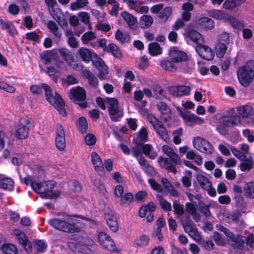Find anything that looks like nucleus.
<instances>
[{
  "instance_id": "nucleus-1",
  "label": "nucleus",
  "mask_w": 254,
  "mask_h": 254,
  "mask_svg": "<svg viewBox=\"0 0 254 254\" xmlns=\"http://www.w3.org/2000/svg\"><path fill=\"white\" fill-rule=\"evenodd\" d=\"M162 151L170 159L169 160L168 158L160 157L158 159V162L160 166L162 168L176 174L177 171L175 166L180 165L182 163L181 158L172 148L168 145H163Z\"/></svg>"
},
{
  "instance_id": "nucleus-2",
  "label": "nucleus",
  "mask_w": 254,
  "mask_h": 254,
  "mask_svg": "<svg viewBox=\"0 0 254 254\" xmlns=\"http://www.w3.org/2000/svg\"><path fill=\"white\" fill-rule=\"evenodd\" d=\"M41 87L45 91L46 98L48 102L53 106L61 115L66 116L67 113L64 108L65 103L61 96L56 93L53 95L52 89L46 84H42Z\"/></svg>"
},
{
  "instance_id": "nucleus-3",
  "label": "nucleus",
  "mask_w": 254,
  "mask_h": 254,
  "mask_svg": "<svg viewBox=\"0 0 254 254\" xmlns=\"http://www.w3.org/2000/svg\"><path fill=\"white\" fill-rule=\"evenodd\" d=\"M56 184L54 181L39 183L37 184V187L34 189V191L39 193L43 198L55 199L61 194L59 190H53Z\"/></svg>"
},
{
  "instance_id": "nucleus-4",
  "label": "nucleus",
  "mask_w": 254,
  "mask_h": 254,
  "mask_svg": "<svg viewBox=\"0 0 254 254\" xmlns=\"http://www.w3.org/2000/svg\"><path fill=\"white\" fill-rule=\"evenodd\" d=\"M238 79L244 87H248L254 77V61L250 60L240 67L237 71Z\"/></svg>"
},
{
  "instance_id": "nucleus-5",
  "label": "nucleus",
  "mask_w": 254,
  "mask_h": 254,
  "mask_svg": "<svg viewBox=\"0 0 254 254\" xmlns=\"http://www.w3.org/2000/svg\"><path fill=\"white\" fill-rule=\"evenodd\" d=\"M49 224L56 229L67 233H79L81 231V229L74 223H70L58 218L50 220Z\"/></svg>"
},
{
  "instance_id": "nucleus-6",
  "label": "nucleus",
  "mask_w": 254,
  "mask_h": 254,
  "mask_svg": "<svg viewBox=\"0 0 254 254\" xmlns=\"http://www.w3.org/2000/svg\"><path fill=\"white\" fill-rule=\"evenodd\" d=\"M216 228L219 231L223 232L225 234L227 237V241L231 243V246L234 249H243L245 241L242 236L234 234L228 229L221 224L217 225Z\"/></svg>"
},
{
  "instance_id": "nucleus-7",
  "label": "nucleus",
  "mask_w": 254,
  "mask_h": 254,
  "mask_svg": "<svg viewBox=\"0 0 254 254\" xmlns=\"http://www.w3.org/2000/svg\"><path fill=\"white\" fill-rule=\"evenodd\" d=\"M69 97L75 103L78 104L80 107L84 108L87 107L86 102V94L84 89L77 86L70 89Z\"/></svg>"
},
{
  "instance_id": "nucleus-8",
  "label": "nucleus",
  "mask_w": 254,
  "mask_h": 254,
  "mask_svg": "<svg viewBox=\"0 0 254 254\" xmlns=\"http://www.w3.org/2000/svg\"><path fill=\"white\" fill-rule=\"evenodd\" d=\"M231 150L234 155L241 161L239 167L242 171H249L254 168V161L251 155L241 156L240 151L234 147H231Z\"/></svg>"
},
{
  "instance_id": "nucleus-9",
  "label": "nucleus",
  "mask_w": 254,
  "mask_h": 254,
  "mask_svg": "<svg viewBox=\"0 0 254 254\" xmlns=\"http://www.w3.org/2000/svg\"><path fill=\"white\" fill-rule=\"evenodd\" d=\"M105 101L109 105L108 111L111 119L114 122L119 121L123 116V112L119 107L118 100L114 98H106Z\"/></svg>"
},
{
  "instance_id": "nucleus-10",
  "label": "nucleus",
  "mask_w": 254,
  "mask_h": 254,
  "mask_svg": "<svg viewBox=\"0 0 254 254\" xmlns=\"http://www.w3.org/2000/svg\"><path fill=\"white\" fill-rule=\"evenodd\" d=\"M194 147L201 152L210 154L213 150L211 144L207 140L199 136L195 137L193 139Z\"/></svg>"
},
{
  "instance_id": "nucleus-11",
  "label": "nucleus",
  "mask_w": 254,
  "mask_h": 254,
  "mask_svg": "<svg viewBox=\"0 0 254 254\" xmlns=\"http://www.w3.org/2000/svg\"><path fill=\"white\" fill-rule=\"evenodd\" d=\"M30 121L26 119H20L17 129L15 132V136L18 139H23L27 137L29 131V127H28Z\"/></svg>"
},
{
  "instance_id": "nucleus-12",
  "label": "nucleus",
  "mask_w": 254,
  "mask_h": 254,
  "mask_svg": "<svg viewBox=\"0 0 254 254\" xmlns=\"http://www.w3.org/2000/svg\"><path fill=\"white\" fill-rule=\"evenodd\" d=\"M195 50L199 56L204 60L211 61L214 57V53L211 48L202 44H198L195 48Z\"/></svg>"
},
{
  "instance_id": "nucleus-13",
  "label": "nucleus",
  "mask_w": 254,
  "mask_h": 254,
  "mask_svg": "<svg viewBox=\"0 0 254 254\" xmlns=\"http://www.w3.org/2000/svg\"><path fill=\"white\" fill-rule=\"evenodd\" d=\"M94 241L89 237H85L82 239L79 243L75 244V249L81 253L87 254H92V251L90 248L94 245Z\"/></svg>"
},
{
  "instance_id": "nucleus-14",
  "label": "nucleus",
  "mask_w": 254,
  "mask_h": 254,
  "mask_svg": "<svg viewBox=\"0 0 254 254\" xmlns=\"http://www.w3.org/2000/svg\"><path fill=\"white\" fill-rule=\"evenodd\" d=\"M184 35L198 45L204 42V38L202 35L196 30L192 29L190 25L185 29Z\"/></svg>"
},
{
  "instance_id": "nucleus-15",
  "label": "nucleus",
  "mask_w": 254,
  "mask_h": 254,
  "mask_svg": "<svg viewBox=\"0 0 254 254\" xmlns=\"http://www.w3.org/2000/svg\"><path fill=\"white\" fill-rule=\"evenodd\" d=\"M55 144L60 151H63L65 147V132L63 127L59 126L57 129Z\"/></svg>"
},
{
  "instance_id": "nucleus-16",
  "label": "nucleus",
  "mask_w": 254,
  "mask_h": 254,
  "mask_svg": "<svg viewBox=\"0 0 254 254\" xmlns=\"http://www.w3.org/2000/svg\"><path fill=\"white\" fill-rule=\"evenodd\" d=\"M92 64L98 69L99 73L98 77L101 79L106 78V76L108 74L109 70L108 67L104 61L99 57L92 60Z\"/></svg>"
},
{
  "instance_id": "nucleus-17",
  "label": "nucleus",
  "mask_w": 254,
  "mask_h": 254,
  "mask_svg": "<svg viewBox=\"0 0 254 254\" xmlns=\"http://www.w3.org/2000/svg\"><path fill=\"white\" fill-rule=\"evenodd\" d=\"M77 54L84 62H89L90 61L92 62L93 59L98 57L97 55L92 50L83 47L79 48L77 51Z\"/></svg>"
},
{
  "instance_id": "nucleus-18",
  "label": "nucleus",
  "mask_w": 254,
  "mask_h": 254,
  "mask_svg": "<svg viewBox=\"0 0 254 254\" xmlns=\"http://www.w3.org/2000/svg\"><path fill=\"white\" fill-rule=\"evenodd\" d=\"M157 107L161 114V119L165 123L168 122L171 119V111L167 104L162 101L159 102Z\"/></svg>"
},
{
  "instance_id": "nucleus-19",
  "label": "nucleus",
  "mask_w": 254,
  "mask_h": 254,
  "mask_svg": "<svg viewBox=\"0 0 254 254\" xmlns=\"http://www.w3.org/2000/svg\"><path fill=\"white\" fill-rule=\"evenodd\" d=\"M91 160L95 171L98 172L99 175H103L104 164L100 156L96 152H92L91 154Z\"/></svg>"
},
{
  "instance_id": "nucleus-20",
  "label": "nucleus",
  "mask_w": 254,
  "mask_h": 254,
  "mask_svg": "<svg viewBox=\"0 0 254 254\" xmlns=\"http://www.w3.org/2000/svg\"><path fill=\"white\" fill-rule=\"evenodd\" d=\"M237 111L239 115L243 118H250L254 115V108L249 104L240 106Z\"/></svg>"
},
{
  "instance_id": "nucleus-21",
  "label": "nucleus",
  "mask_w": 254,
  "mask_h": 254,
  "mask_svg": "<svg viewBox=\"0 0 254 254\" xmlns=\"http://www.w3.org/2000/svg\"><path fill=\"white\" fill-rule=\"evenodd\" d=\"M169 56L172 61L176 63L185 61L188 58V56L185 53L177 50L174 48L170 51Z\"/></svg>"
},
{
  "instance_id": "nucleus-22",
  "label": "nucleus",
  "mask_w": 254,
  "mask_h": 254,
  "mask_svg": "<svg viewBox=\"0 0 254 254\" xmlns=\"http://www.w3.org/2000/svg\"><path fill=\"white\" fill-rule=\"evenodd\" d=\"M180 115L187 122H191L193 124H200L203 123L204 120L194 114H191L190 112H180Z\"/></svg>"
},
{
  "instance_id": "nucleus-23",
  "label": "nucleus",
  "mask_w": 254,
  "mask_h": 254,
  "mask_svg": "<svg viewBox=\"0 0 254 254\" xmlns=\"http://www.w3.org/2000/svg\"><path fill=\"white\" fill-rule=\"evenodd\" d=\"M59 53L63 59L69 65L74 61V56L68 49L62 48L58 50Z\"/></svg>"
},
{
  "instance_id": "nucleus-24",
  "label": "nucleus",
  "mask_w": 254,
  "mask_h": 254,
  "mask_svg": "<svg viewBox=\"0 0 254 254\" xmlns=\"http://www.w3.org/2000/svg\"><path fill=\"white\" fill-rule=\"evenodd\" d=\"M123 19L127 23L128 27L132 29H135L137 27V19L132 15L126 11L121 13Z\"/></svg>"
},
{
  "instance_id": "nucleus-25",
  "label": "nucleus",
  "mask_w": 254,
  "mask_h": 254,
  "mask_svg": "<svg viewBox=\"0 0 254 254\" xmlns=\"http://www.w3.org/2000/svg\"><path fill=\"white\" fill-rule=\"evenodd\" d=\"M186 211L192 216L195 222H199L201 219L200 215L197 212L196 205L191 203H187L186 204Z\"/></svg>"
},
{
  "instance_id": "nucleus-26",
  "label": "nucleus",
  "mask_w": 254,
  "mask_h": 254,
  "mask_svg": "<svg viewBox=\"0 0 254 254\" xmlns=\"http://www.w3.org/2000/svg\"><path fill=\"white\" fill-rule=\"evenodd\" d=\"M41 59L44 62L45 64H49L55 59H57L58 54L54 50L48 51L40 54Z\"/></svg>"
},
{
  "instance_id": "nucleus-27",
  "label": "nucleus",
  "mask_w": 254,
  "mask_h": 254,
  "mask_svg": "<svg viewBox=\"0 0 254 254\" xmlns=\"http://www.w3.org/2000/svg\"><path fill=\"white\" fill-rule=\"evenodd\" d=\"M239 122V119L234 116L222 117L220 120V123L224 127H234L237 125Z\"/></svg>"
},
{
  "instance_id": "nucleus-28",
  "label": "nucleus",
  "mask_w": 254,
  "mask_h": 254,
  "mask_svg": "<svg viewBox=\"0 0 254 254\" xmlns=\"http://www.w3.org/2000/svg\"><path fill=\"white\" fill-rule=\"evenodd\" d=\"M153 97L157 100H163L166 98L165 90L159 85L153 86Z\"/></svg>"
},
{
  "instance_id": "nucleus-29",
  "label": "nucleus",
  "mask_w": 254,
  "mask_h": 254,
  "mask_svg": "<svg viewBox=\"0 0 254 254\" xmlns=\"http://www.w3.org/2000/svg\"><path fill=\"white\" fill-rule=\"evenodd\" d=\"M247 0H225L223 7L228 10H232L244 3Z\"/></svg>"
},
{
  "instance_id": "nucleus-30",
  "label": "nucleus",
  "mask_w": 254,
  "mask_h": 254,
  "mask_svg": "<svg viewBox=\"0 0 254 254\" xmlns=\"http://www.w3.org/2000/svg\"><path fill=\"white\" fill-rule=\"evenodd\" d=\"M154 130L162 139L166 142L169 141L170 137L168 131L163 124L157 127V128L154 129Z\"/></svg>"
},
{
  "instance_id": "nucleus-31",
  "label": "nucleus",
  "mask_w": 254,
  "mask_h": 254,
  "mask_svg": "<svg viewBox=\"0 0 254 254\" xmlns=\"http://www.w3.org/2000/svg\"><path fill=\"white\" fill-rule=\"evenodd\" d=\"M244 194L247 197L254 198V182H249L245 184Z\"/></svg>"
},
{
  "instance_id": "nucleus-32",
  "label": "nucleus",
  "mask_w": 254,
  "mask_h": 254,
  "mask_svg": "<svg viewBox=\"0 0 254 254\" xmlns=\"http://www.w3.org/2000/svg\"><path fill=\"white\" fill-rule=\"evenodd\" d=\"M198 25L202 28L212 29L214 28V21L209 18L204 17L198 20Z\"/></svg>"
},
{
  "instance_id": "nucleus-33",
  "label": "nucleus",
  "mask_w": 254,
  "mask_h": 254,
  "mask_svg": "<svg viewBox=\"0 0 254 254\" xmlns=\"http://www.w3.org/2000/svg\"><path fill=\"white\" fill-rule=\"evenodd\" d=\"M84 76L88 80L90 86L96 88L98 84V80L96 77L89 70H84L83 71Z\"/></svg>"
},
{
  "instance_id": "nucleus-34",
  "label": "nucleus",
  "mask_w": 254,
  "mask_h": 254,
  "mask_svg": "<svg viewBox=\"0 0 254 254\" xmlns=\"http://www.w3.org/2000/svg\"><path fill=\"white\" fill-rule=\"evenodd\" d=\"M104 50L107 52H111L113 55L117 58H120L122 57V52L119 47L113 43H110Z\"/></svg>"
},
{
  "instance_id": "nucleus-35",
  "label": "nucleus",
  "mask_w": 254,
  "mask_h": 254,
  "mask_svg": "<svg viewBox=\"0 0 254 254\" xmlns=\"http://www.w3.org/2000/svg\"><path fill=\"white\" fill-rule=\"evenodd\" d=\"M172 12V9L170 6L165 7L162 8L158 15V18L163 22H166Z\"/></svg>"
},
{
  "instance_id": "nucleus-36",
  "label": "nucleus",
  "mask_w": 254,
  "mask_h": 254,
  "mask_svg": "<svg viewBox=\"0 0 254 254\" xmlns=\"http://www.w3.org/2000/svg\"><path fill=\"white\" fill-rule=\"evenodd\" d=\"M161 183L163 185L164 188L167 190L168 192L172 196H177L178 192L174 186L170 183V182L165 178L161 180Z\"/></svg>"
},
{
  "instance_id": "nucleus-37",
  "label": "nucleus",
  "mask_w": 254,
  "mask_h": 254,
  "mask_svg": "<svg viewBox=\"0 0 254 254\" xmlns=\"http://www.w3.org/2000/svg\"><path fill=\"white\" fill-rule=\"evenodd\" d=\"M207 14L208 16L216 19H225V18H227L226 13L217 9L207 10Z\"/></svg>"
},
{
  "instance_id": "nucleus-38",
  "label": "nucleus",
  "mask_w": 254,
  "mask_h": 254,
  "mask_svg": "<svg viewBox=\"0 0 254 254\" xmlns=\"http://www.w3.org/2000/svg\"><path fill=\"white\" fill-rule=\"evenodd\" d=\"M228 45L222 42H218L215 46V52L218 58H223L227 50Z\"/></svg>"
},
{
  "instance_id": "nucleus-39",
  "label": "nucleus",
  "mask_w": 254,
  "mask_h": 254,
  "mask_svg": "<svg viewBox=\"0 0 254 254\" xmlns=\"http://www.w3.org/2000/svg\"><path fill=\"white\" fill-rule=\"evenodd\" d=\"M196 179L198 184L203 190L208 189L209 187H211V182L205 176L202 174H198L196 176Z\"/></svg>"
},
{
  "instance_id": "nucleus-40",
  "label": "nucleus",
  "mask_w": 254,
  "mask_h": 254,
  "mask_svg": "<svg viewBox=\"0 0 254 254\" xmlns=\"http://www.w3.org/2000/svg\"><path fill=\"white\" fill-rule=\"evenodd\" d=\"M153 17L149 15H143L140 19V24L141 28L145 29L150 27L153 22Z\"/></svg>"
},
{
  "instance_id": "nucleus-41",
  "label": "nucleus",
  "mask_w": 254,
  "mask_h": 254,
  "mask_svg": "<svg viewBox=\"0 0 254 254\" xmlns=\"http://www.w3.org/2000/svg\"><path fill=\"white\" fill-rule=\"evenodd\" d=\"M14 182L12 179L6 178L0 179V187L4 190H11L13 189Z\"/></svg>"
},
{
  "instance_id": "nucleus-42",
  "label": "nucleus",
  "mask_w": 254,
  "mask_h": 254,
  "mask_svg": "<svg viewBox=\"0 0 254 254\" xmlns=\"http://www.w3.org/2000/svg\"><path fill=\"white\" fill-rule=\"evenodd\" d=\"M160 66L164 70L170 72H174L177 70V67L173 61H162L160 63Z\"/></svg>"
},
{
  "instance_id": "nucleus-43",
  "label": "nucleus",
  "mask_w": 254,
  "mask_h": 254,
  "mask_svg": "<svg viewBox=\"0 0 254 254\" xmlns=\"http://www.w3.org/2000/svg\"><path fill=\"white\" fill-rule=\"evenodd\" d=\"M186 233H188L189 235L191 237L192 239L195 240L197 242H199L201 241V236L199 234L195 225L190 227V228L185 231Z\"/></svg>"
},
{
  "instance_id": "nucleus-44",
  "label": "nucleus",
  "mask_w": 254,
  "mask_h": 254,
  "mask_svg": "<svg viewBox=\"0 0 254 254\" xmlns=\"http://www.w3.org/2000/svg\"><path fill=\"white\" fill-rule=\"evenodd\" d=\"M225 20H227L229 24L235 28L241 30L244 27V25L241 22L228 14H227V18H225Z\"/></svg>"
},
{
  "instance_id": "nucleus-45",
  "label": "nucleus",
  "mask_w": 254,
  "mask_h": 254,
  "mask_svg": "<svg viewBox=\"0 0 254 254\" xmlns=\"http://www.w3.org/2000/svg\"><path fill=\"white\" fill-rule=\"evenodd\" d=\"M2 253L4 254H17V249L16 247L10 244H4L1 247Z\"/></svg>"
},
{
  "instance_id": "nucleus-46",
  "label": "nucleus",
  "mask_w": 254,
  "mask_h": 254,
  "mask_svg": "<svg viewBox=\"0 0 254 254\" xmlns=\"http://www.w3.org/2000/svg\"><path fill=\"white\" fill-rule=\"evenodd\" d=\"M149 53L152 56H156L162 53V49L156 42L151 43L148 45Z\"/></svg>"
},
{
  "instance_id": "nucleus-47",
  "label": "nucleus",
  "mask_w": 254,
  "mask_h": 254,
  "mask_svg": "<svg viewBox=\"0 0 254 254\" xmlns=\"http://www.w3.org/2000/svg\"><path fill=\"white\" fill-rule=\"evenodd\" d=\"M0 23L2 29L6 30L9 34L13 36L16 33L12 23L4 22L2 19L0 20Z\"/></svg>"
},
{
  "instance_id": "nucleus-48",
  "label": "nucleus",
  "mask_w": 254,
  "mask_h": 254,
  "mask_svg": "<svg viewBox=\"0 0 254 254\" xmlns=\"http://www.w3.org/2000/svg\"><path fill=\"white\" fill-rule=\"evenodd\" d=\"M180 222L185 231L190 228V227L195 225V224L191 220L190 217L187 215L182 217L180 219Z\"/></svg>"
},
{
  "instance_id": "nucleus-49",
  "label": "nucleus",
  "mask_w": 254,
  "mask_h": 254,
  "mask_svg": "<svg viewBox=\"0 0 254 254\" xmlns=\"http://www.w3.org/2000/svg\"><path fill=\"white\" fill-rule=\"evenodd\" d=\"M88 3V0H76L70 3V8L72 10H75L85 7Z\"/></svg>"
},
{
  "instance_id": "nucleus-50",
  "label": "nucleus",
  "mask_w": 254,
  "mask_h": 254,
  "mask_svg": "<svg viewBox=\"0 0 254 254\" xmlns=\"http://www.w3.org/2000/svg\"><path fill=\"white\" fill-rule=\"evenodd\" d=\"M149 241V238L147 236L142 235L136 238L134 241V244L139 248H143L146 246Z\"/></svg>"
},
{
  "instance_id": "nucleus-51",
  "label": "nucleus",
  "mask_w": 254,
  "mask_h": 254,
  "mask_svg": "<svg viewBox=\"0 0 254 254\" xmlns=\"http://www.w3.org/2000/svg\"><path fill=\"white\" fill-rule=\"evenodd\" d=\"M115 38L122 43L127 42L130 39L129 36L127 33H123L120 30L116 31Z\"/></svg>"
},
{
  "instance_id": "nucleus-52",
  "label": "nucleus",
  "mask_w": 254,
  "mask_h": 254,
  "mask_svg": "<svg viewBox=\"0 0 254 254\" xmlns=\"http://www.w3.org/2000/svg\"><path fill=\"white\" fill-rule=\"evenodd\" d=\"M48 27L51 32L54 34L56 37L59 38L61 37L62 33L59 30V28L54 21H49L48 24Z\"/></svg>"
},
{
  "instance_id": "nucleus-53",
  "label": "nucleus",
  "mask_w": 254,
  "mask_h": 254,
  "mask_svg": "<svg viewBox=\"0 0 254 254\" xmlns=\"http://www.w3.org/2000/svg\"><path fill=\"white\" fill-rule=\"evenodd\" d=\"M77 124L80 132L82 133L86 132L88 128V123L85 117H80L78 120Z\"/></svg>"
},
{
  "instance_id": "nucleus-54",
  "label": "nucleus",
  "mask_w": 254,
  "mask_h": 254,
  "mask_svg": "<svg viewBox=\"0 0 254 254\" xmlns=\"http://www.w3.org/2000/svg\"><path fill=\"white\" fill-rule=\"evenodd\" d=\"M157 198L159 199V201L161 205V207L166 211H170L172 210V206L170 203L164 199L163 197L158 195Z\"/></svg>"
},
{
  "instance_id": "nucleus-55",
  "label": "nucleus",
  "mask_w": 254,
  "mask_h": 254,
  "mask_svg": "<svg viewBox=\"0 0 254 254\" xmlns=\"http://www.w3.org/2000/svg\"><path fill=\"white\" fill-rule=\"evenodd\" d=\"M173 134L174 135V143L176 144H180L182 141L180 137L183 135V129L182 128H179L176 130H174L173 131Z\"/></svg>"
},
{
  "instance_id": "nucleus-56",
  "label": "nucleus",
  "mask_w": 254,
  "mask_h": 254,
  "mask_svg": "<svg viewBox=\"0 0 254 254\" xmlns=\"http://www.w3.org/2000/svg\"><path fill=\"white\" fill-rule=\"evenodd\" d=\"M54 11V10L53 15L54 18L63 29L66 28L68 26V23L65 18L64 17L62 18L61 16L55 14ZM63 17H64V16Z\"/></svg>"
},
{
  "instance_id": "nucleus-57",
  "label": "nucleus",
  "mask_w": 254,
  "mask_h": 254,
  "mask_svg": "<svg viewBox=\"0 0 254 254\" xmlns=\"http://www.w3.org/2000/svg\"><path fill=\"white\" fill-rule=\"evenodd\" d=\"M102 245L109 251H116L117 250L114 242L110 237Z\"/></svg>"
},
{
  "instance_id": "nucleus-58",
  "label": "nucleus",
  "mask_w": 254,
  "mask_h": 254,
  "mask_svg": "<svg viewBox=\"0 0 254 254\" xmlns=\"http://www.w3.org/2000/svg\"><path fill=\"white\" fill-rule=\"evenodd\" d=\"M134 143H135V146L132 148V151L133 155L136 158L140 156V155H142V142L136 141Z\"/></svg>"
},
{
  "instance_id": "nucleus-59",
  "label": "nucleus",
  "mask_w": 254,
  "mask_h": 254,
  "mask_svg": "<svg viewBox=\"0 0 254 254\" xmlns=\"http://www.w3.org/2000/svg\"><path fill=\"white\" fill-rule=\"evenodd\" d=\"M96 34L92 32H87L84 33L81 38L82 42L86 44L89 41L96 39Z\"/></svg>"
},
{
  "instance_id": "nucleus-60",
  "label": "nucleus",
  "mask_w": 254,
  "mask_h": 254,
  "mask_svg": "<svg viewBox=\"0 0 254 254\" xmlns=\"http://www.w3.org/2000/svg\"><path fill=\"white\" fill-rule=\"evenodd\" d=\"M173 209L175 214L181 216L184 213V209L183 205L178 203L176 201L173 202Z\"/></svg>"
},
{
  "instance_id": "nucleus-61",
  "label": "nucleus",
  "mask_w": 254,
  "mask_h": 254,
  "mask_svg": "<svg viewBox=\"0 0 254 254\" xmlns=\"http://www.w3.org/2000/svg\"><path fill=\"white\" fill-rule=\"evenodd\" d=\"M147 119L149 123L153 127L154 129L162 124V123L152 114H148L147 115Z\"/></svg>"
},
{
  "instance_id": "nucleus-62",
  "label": "nucleus",
  "mask_w": 254,
  "mask_h": 254,
  "mask_svg": "<svg viewBox=\"0 0 254 254\" xmlns=\"http://www.w3.org/2000/svg\"><path fill=\"white\" fill-rule=\"evenodd\" d=\"M106 220L110 229L114 232H116L118 229V224L116 217Z\"/></svg>"
},
{
  "instance_id": "nucleus-63",
  "label": "nucleus",
  "mask_w": 254,
  "mask_h": 254,
  "mask_svg": "<svg viewBox=\"0 0 254 254\" xmlns=\"http://www.w3.org/2000/svg\"><path fill=\"white\" fill-rule=\"evenodd\" d=\"M133 198V195L131 193H127L121 198L120 203L122 205H129L132 201Z\"/></svg>"
},
{
  "instance_id": "nucleus-64",
  "label": "nucleus",
  "mask_w": 254,
  "mask_h": 254,
  "mask_svg": "<svg viewBox=\"0 0 254 254\" xmlns=\"http://www.w3.org/2000/svg\"><path fill=\"white\" fill-rule=\"evenodd\" d=\"M246 245L249 247L248 250L254 249V235L249 234L245 239Z\"/></svg>"
}]
</instances>
